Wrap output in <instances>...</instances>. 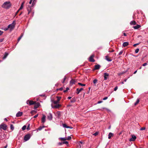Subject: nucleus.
<instances>
[{"mask_svg":"<svg viewBox=\"0 0 148 148\" xmlns=\"http://www.w3.org/2000/svg\"><path fill=\"white\" fill-rule=\"evenodd\" d=\"M11 6L10 2L9 1L5 2L2 5V7L5 9H9Z\"/></svg>","mask_w":148,"mask_h":148,"instance_id":"f257e3e1","label":"nucleus"},{"mask_svg":"<svg viewBox=\"0 0 148 148\" xmlns=\"http://www.w3.org/2000/svg\"><path fill=\"white\" fill-rule=\"evenodd\" d=\"M14 21H13L12 23L8 25V28H9L10 29L11 31H12L15 27V24L14 23Z\"/></svg>","mask_w":148,"mask_h":148,"instance_id":"f03ea898","label":"nucleus"},{"mask_svg":"<svg viewBox=\"0 0 148 148\" xmlns=\"http://www.w3.org/2000/svg\"><path fill=\"white\" fill-rule=\"evenodd\" d=\"M31 136L29 134L26 135L24 137V140L25 141L28 140L30 138Z\"/></svg>","mask_w":148,"mask_h":148,"instance_id":"7ed1b4c3","label":"nucleus"},{"mask_svg":"<svg viewBox=\"0 0 148 148\" xmlns=\"http://www.w3.org/2000/svg\"><path fill=\"white\" fill-rule=\"evenodd\" d=\"M35 101H33L30 100L29 101V100H27L26 101V103L27 104H29V105H32L35 104L36 103Z\"/></svg>","mask_w":148,"mask_h":148,"instance_id":"20e7f679","label":"nucleus"},{"mask_svg":"<svg viewBox=\"0 0 148 148\" xmlns=\"http://www.w3.org/2000/svg\"><path fill=\"white\" fill-rule=\"evenodd\" d=\"M7 125L5 124H1L0 125V130L3 129L5 130H6Z\"/></svg>","mask_w":148,"mask_h":148,"instance_id":"39448f33","label":"nucleus"},{"mask_svg":"<svg viewBox=\"0 0 148 148\" xmlns=\"http://www.w3.org/2000/svg\"><path fill=\"white\" fill-rule=\"evenodd\" d=\"M136 138V136L134 135H132V138L130 139L129 141H134Z\"/></svg>","mask_w":148,"mask_h":148,"instance_id":"423d86ee","label":"nucleus"},{"mask_svg":"<svg viewBox=\"0 0 148 148\" xmlns=\"http://www.w3.org/2000/svg\"><path fill=\"white\" fill-rule=\"evenodd\" d=\"M104 80H106L108 79L109 74L108 73H104Z\"/></svg>","mask_w":148,"mask_h":148,"instance_id":"0eeeda50","label":"nucleus"},{"mask_svg":"<svg viewBox=\"0 0 148 148\" xmlns=\"http://www.w3.org/2000/svg\"><path fill=\"white\" fill-rule=\"evenodd\" d=\"M56 105H51V107L52 108H58L59 107H60L61 105L60 104H56Z\"/></svg>","mask_w":148,"mask_h":148,"instance_id":"6e6552de","label":"nucleus"},{"mask_svg":"<svg viewBox=\"0 0 148 148\" xmlns=\"http://www.w3.org/2000/svg\"><path fill=\"white\" fill-rule=\"evenodd\" d=\"M93 55H91L89 58V61L91 62H94L95 60L93 58Z\"/></svg>","mask_w":148,"mask_h":148,"instance_id":"1a4fd4ad","label":"nucleus"},{"mask_svg":"<svg viewBox=\"0 0 148 148\" xmlns=\"http://www.w3.org/2000/svg\"><path fill=\"white\" fill-rule=\"evenodd\" d=\"M47 118L49 120H51L52 119L53 117L51 114L50 113H49L47 116Z\"/></svg>","mask_w":148,"mask_h":148,"instance_id":"9d476101","label":"nucleus"},{"mask_svg":"<svg viewBox=\"0 0 148 148\" xmlns=\"http://www.w3.org/2000/svg\"><path fill=\"white\" fill-rule=\"evenodd\" d=\"M23 113V112L19 111L16 114V116L17 117L21 116L22 115Z\"/></svg>","mask_w":148,"mask_h":148,"instance_id":"9b49d317","label":"nucleus"},{"mask_svg":"<svg viewBox=\"0 0 148 148\" xmlns=\"http://www.w3.org/2000/svg\"><path fill=\"white\" fill-rule=\"evenodd\" d=\"M42 122L43 123H44L46 121V116L45 115H43L42 117Z\"/></svg>","mask_w":148,"mask_h":148,"instance_id":"f8f14e48","label":"nucleus"},{"mask_svg":"<svg viewBox=\"0 0 148 148\" xmlns=\"http://www.w3.org/2000/svg\"><path fill=\"white\" fill-rule=\"evenodd\" d=\"M4 138V136L2 133H0V140H2Z\"/></svg>","mask_w":148,"mask_h":148,"instance_id":"ddd939ff","label":"nucleus"},{"mask_svg":"<svg viewBox=\"0 0 148 148\" xmlns=\"http://www.w3.org/2000/svg\"><path fill=\"white\" fill-rule=\"evenodd\" d=\"M83 88H81L80 89H79V88H77V89L76 90L77 92H76V93L77 94H78L80 92L83 90Z\"/></svg>","mask_w":148,"mask_h":148,"instance_id":"4468645a","label":"nucleus"},{"mask_svg":"<svg viewBox=\"0 0 148 148\" xmlns=\"http://www.w3.org/2000/svg\"><path fill=\"white\" fill-rule=\"evenodd\" d=\"M100 68V66L99 65L97 64L95 66V70H98Z\"/></svg>","mask_w":148,"mask_h":148,"instance_id":"2eb2a0df","label":"nucleus"},{"mask_svg":"<svg viewBox=\"0 0 148 148\" xmlns=\"http://www.w3.org/2000/svg\"><path fill=\"white\" fill-rule=\"evenodd\" d=\"M128 45L129 43L128 42H125L123 44V46L125 47Z\"/></svg>","mask_w":148,"mask_h":148,"instance_id":"dca6fc26","label":"nucleus"},{"mask_svg":"<svg viewBox=\"0 0 148 148\" xmlns=\"http://www.w3.org/2000/svg\"><path fill=\"white\" fill-rule=\"evenodd\" d=\"M141 27V25H137L136 26H134L133 28L135 29H137Z\"/></svg>","mask_w":148,"mask_h":148,"instance_id":"f3484780","label":"nucleus"},{"mask_svg":"<svg viewBox=\"0 0 148 148\" xmlns=\"http://www.w3.org/2000/svg\"><path fill=\"white\" fill-rule=\"evenodd\" d=\"M8 53L5 52V53L4 56L3 57V59L4 60L8 56Z\"/></svg>","mask_w":148,"mask_h":148,"instance_id":"a211bd4d","label":"nucleus"},{"mask_svg":"<svg viewBox=\"0 0 148 148\" xmlns=\"http://www.w3.org/2000/svg\"><path fill=\"white\" fill-rule=\"evenodd\" d=\"M113 134L111 132L109 133V134L108 135V139H110L111 138V137L113 136Z\"/></svg>","mask_w":148,"mask_h":148,"instance_id":"6ab92c4d","label":"nucleus"},{"mask_svg":"<svg viewBox=\"0 0 148 148\" xmlns=\"http://www.w3.org/2000/svg\"><path fill=\"white\" fill-rule=\"evenodd\" d=\"M75 80L72 79L70 81V83L71 84L73 85V84H75Z\"/></svg>","mask_w":148,"mask_h":148,"instance_id":"aec40b11","label":"nucleus"},{"mask_svg":"<svg viewBox=\"0 0 148 148\" xmlns=\"http://www.w3.org/2000/svg\"><path fill=\"white\" fill-rule=\"evenodd\" d=\"M106 59L108 62H110L112 61V60L110 59L109 58H108V56H106Z\"/></svg>","mask_w":148,"mask_h":148,"instance_id":"412c9836","label":"nucleus"},{"mask_svg":"<svg viewBox=\"0 0 148 148\" xmlns=\"http://www.w3.org/2000/svg\"><path fill=\"white\" fill-rule=\"evenodd\" d=\"M136 23L135 21H131L130 22V25H135L136 24Z\"/></svg>","mask_w":148,"mask_h":148,"instance_id":"4be33fe9","label":"nucleus"},{"mask_svg":"<svg viewBox=\"0 0 148 148\" xmlns=\"http://www.w3.org/2000/svg\"><path fill=\"white\" fill-rule=\"evenodd\" d=\"M62 126H63V127L64 128H69V126L67 125H66L65 124H63Z\"/></svg>","mask_w":148,"mask_h":148,"instance_id":"5701e85b","label":"nucleus"},{"mask_svg":"<svg viewBox=\"0 0 148 148\" xmlns=\"http://www.w3.org/2000/svg\"><path fill=\"white\" fill-rule=\"evenodd\" d=\"M45 127V126H40L38 129V130H41L43 128Z\"/></svg>","mask_w":148,"mask_h":148,"instance_id":"b1692460","label":"nucleus"},{"mask_svg":"<svg viewBox=\"0 0 148 148\" xmlns=\"http://www.w3.org/2000/svg\"><path fill=\"white\" fill-rule=\"evenodd\" d=\"M139 102V99H137L136 101L134 103V105H137Z\"/></svg>","mask_w":148,"mask_h":148,"instance_id":"393cba45","label":"nucleus"},{"mask_svg":"<svg viewBox=\"0 0 148 148\" xmlns=\"http://www.w3.org/2000/svg\"><path fill=\"white\" fill-rule=\"evenodd\" d=\"M27 10L28 11V14H29L30 11H31V8H29V7H28V8H27Z\"/></svg>","mask_w":148,"mask_h":148,"instance_id":"a878e982","label":"nucleus"},{"mask_svg":"<svg viewBox=\"0 0 148 148\" xmlns=\"http://www.w3.org/2000/svg\"><path fill=\"white\" fill-rule=\"evenodd\" d=\"M53 103L54 104H58L59 103V101L58 100L53 101Z\"/></svg>","mask_w":148,"mask_h":148,"instance_id":"bb28decb","label":"nucleus"},{"mask_svg":"<svg viewBox=\"0 0 148 148\" xmlns=\"http://www.w3.org/2000/svg\"><path fill=\"white\" fill-rule=\"evenodd\" d=\"M59 139L61 140H62L65 141L66 140V138H60Z\"/></svg>","mask_w":148,"mask_h":148,"instance_id":"cd10ccee","label":"nucleus"},{"mask_svg":"<svg viewBox=\"0 0 148 148\" xmlns=\"http://www.w3.org/2000/svg\"><path fill=\"white\" fill-rule=\"evenodd\" d=\"M23 34H22L18 38V42L20 41L22 37L23 36Z\"/></svg>","mask_w":148,"mask_h":148,"instance_id":"c85d7f7f","label":"nucleus"},{"mask_svg":"<svg viewBox=\"0 0 148 148\" xmlns=\"http://www.w3.org/2000/svg\"><path fill=\"white\" fill-rule=\"evenodd\" d=\"M10 129L12 130H13L14 129V126L12 124L10 125Z\"/></svg>","mask_w":148,"mask_h":148,"instance_id":"c756f323","label":"nucleus"},{"mask_svg":"<svg viewBox=\"0 0 148 148\" xmlns=\"http://www.w3.org/2000/svg\"><path fill=\"white\" fill-rule=\"evenodd\" d=\"M78 84L79 85H80L81 86H85L86 85L85 84H83L81 83H78Z\"/></svg>","mask_w":148,"mask_h":148,"instance_id":"7c9ffc66","label":"nucleus"},{"mask_svg":"<svg viewBox=\"0 0 148 148\" xmlns=\"http://www.w3.org/2000/svg\"><path fill=\"white\" fill-rule=\"evenodd\" d=\"M75 101V98H73L71 100V103H74Z\"/></svg>","mask_w":148,"mask_h":148,"instance_id":"2f4dec72","label":"nucleus"},{"mask_svg":"<svg viewBox=\"0 0 148 148\" xmlns=\"http://www.w3.org/2000/svg\"><path fill=\"white\" fill-rule=\"evenodd\" d=\"M63 144H66V145H68V144H69L68 142L67 141H65L63 142Z\"/></svg>","mask_w":148,"mask_h":148,"instance_id":"473e14b6","label":"nucleus"},{"mask_svg":"<svg viewBox=\"0 0 148 148\" xmlns=\"http://www.w3.org/2000/svg\"><path fill=\"white\" fill-rule=\"evenodd\" d=\"M26 128V126L25 125L23 127L22 129L23 130H25Z\"/></svg>","mask_w":148,"mask_h":148,"instance_id":"72a5a7b5","label":"nucleus"},{"mask_svg":"<svg viewBox=\"0 0 148 148\" xmlns=\"http://www.w3.org/2000/svg\"><path fill=\"white\" fill-rule=\"evenodd\" d=\"M97 81V79H95L93 81V82L94 84H96Z\"/></svg>","mask_w":148,"mask_h":148,"instance_id":"f704fd0d","label":"nucleus"},{"mask_svg":"<svg viewBox=\"0 0 148 148\" xmlns=\"http://www.w3.org/2000/svg\"><path fill=\"white\" fill-rule=\"evenodd\" d=\"M139 51V49L138 48H137L135 50V52L136 53H137Z\"/></svg>","mask_w":148,"mask_h":148,"instance_id":"c9c22d12","label":"nucleus"},{"mask_svg":"<svg viewBox=\"0 0 148 148\" xmlns=\"http://www.w3.org/2000/svg\"><path fill=\"white\" fill-rule=\"evenodd\" d=\"M71 139V137L70 136H69L67 138H66V140H70Z\"/></svg>","mask_w":148,"mask_h":148,"instance_id":"e433bc0d","label":"nucleus"},{"mask_svg":"<svg viewBox=\"0 0 148 148\" xmlns=\"http://www.w3.org/2000/svg\"><path fill=\"white\" fill-rule=\"evenodd\" d=\"M69 90V88L68 87L66 88V90H64V92H66L67 91H68Z\"/></svg>","mask_w":148,"mask_h":148,"instance_id":"4c0bfd02","label":"nucleus"},{"mask_svg":"<svg viewBox=\"0 0 148 148\" xmlns=\"http://www.w3.org/2000/svg\"><path fill=\"white\" fill-rule=\"evenodd\" d=\"M30 124H28L27 125V129L28 130H30L29 128Z\"/></svg>","mask_w":148,"mask_h":148,"instance_id":"58836bf2","label":"nucleus"},{"mask_svg":"<svg viewBox=\"0 0 148 148\" xmlns=\"http://www.w3.org/2000/svg\"><path fill=\"white\" fill-rule=\"evenodd\" d=\"M127 71H124V72H122V73H119V75H121L123 74V73H126V72Z\"/></svg>","mask_w":148,"mask_h":148,"instance_id":"ea45409f","label":"nucleus"},{"mask_svg":"<svg viewBox=\"0 0 148 148\" xmlns=\"http://www.w3.org/2000/svg\"><path fill=\"white\" fill-rule=\"evenodd\" d=\"M57 100L59 101L61 99V97L57 96Z\"/></svg>","mask_w":148,"mask_h":148,"instance_id":"a19ab883","label":"nucleus"},{"mask_svg":"<svg viewBox=\"0 0 148 148\" xmlns=\"http://www.w3.org/2000/svg\"><path fill=\"white\" fill-rule=\"evenodd\" d=\"M146 128L145 127H141L140 129V130H143L145 129Z\"/></svg>","mask_w":148,"mask_h":148,"instance_id":"79ce46f5","label":"nucleus"},{"mask_svg":"<svg viewBox=\"0 0 148 148\" xmlns=\"http://www.w3.org/2000/svg\"><path fill=\"white\" fill-rule=\"evenodd\" d=\"M63 144V142H59L58 143V145H61Z\"/></svg>","mask_w":148,"mask_h":148,"instance_id":"37998d69","label":"nucleus"},{"mask_svg":"<svg viewBox=\"0 0 148 148\" xmlns=\"http://www.w3.org/2000/svg\"><path fill=\"white\" fill-rule=\"evenodd\" d=\"M123 51H121L119 53V55H121L123 53Z\"/></svg>","mask_w":148,"mask_h":148,"instance_id":"c03bdc74","label":"nucleus"},{"mask_svg":"<svg viewBox=\"0 0 148 148\" xmlns=\"http://www.w3.org/2000/svg\"><path fill=\"white\" fill-rule=\"evenodd\" d=\"M117 89H118V87L117 86H116L114 88V91H115Z\"/></svg>","mask_w":148,"mask_h":148,"instance_id":"a18cd8bd","label":"nucleus"},{"mask_svg":"<svg viewBox=\"0 0 148 148\" xmlns=\"http://www.w3.org/2000/svg\"><path fill=\"white\" fill-rule=\"evenodd\" d=\"M98 134V132H96L95 133H94L93 135L95 136H96Z\"/></svg>","mask_w":148,"mask_h":148,"instance_id":"49530a36","label":"nucleus"},{"mask_svg":"<svg viewBox=\"0 0 148 148\" xmlns=\"http://www.w3.org/2000/svg\"><path fill=\"white\" fill-rule=\"evenodd\" d=\"M147 63H144L142 65V66H146V65H147Z\"/></svg>","mask_w":148,"mask_h":148,"instance_id":"de8ad7c7","label":"nucleus"},{"mask_svg":"<svg viewBox=\"0 0 148 148\" xmlns=\"http://www.w3.org/2000/svg\"><path fill=\"white\" fill-rule=\"evenodd\" d=\"M102 102H103V101H99L97 103H98V104H99V103H102Z\"/></svg>","mask_w":148,"mask_h":148,"instance_id":"09e8293b","label":"nucleus"},{"mask_svg":"<svg viewBox=\"0 0 148 148\" xmlns=\"http://www.w3.org/2000/svg\"><path fill=\"white\" fill-rule=\"evenodd\" d=\"M3 33V31H2L1 30H0V36Z\"/></svg>","mask_w":148,"mask_h":148,"instance_id":"8fccbe9b","label":"nucleus"},{"mask_svg":"<svg viewBox=\"0 0 148 148\" xmlns=\"http://www.w3.org/2000/svg\"><path fill=\"white\" fill-rule=\"evenodd\" d=\"M108 99V97H104L103 99V100H106L107 99Z\"/></svg>","mask_w":148,"mask_h":148,"instance_id":"3c124183","label":"nucleus"},{"mask_svg":"<svg viewBox=\"0 0 148 148\" xmlns=\"http://www.w3.org/2000/svg\"><path fill=\"white\" fill-rule=\"evenodd\" d=\"M38 114H37L36 115H35L34 116V118H36L37 117H38Z\"/></svg>","mask_w":148,"mask_h":148,"instance_id":"603ef678","label":"nucleus"},{"mask_svg":"<svg viewBox=\"0 0 148 148\" xmlns=\"http://www.w3.org/2000/svg\"><path fill=\"white\" fill-rule=\"evenodd\" d=\"M3 40H4L3 38L0 39V42H3Z\"/></svg>","mask_w":148,"mask_h":148,"instance_id":"864d4df0","label":"nucleus"},{"mask_svg":"<svg viewBox=\"0 0 148 148\" xmlns=\"http://www.w3.org/2000/svg\"><path fill=\"white\" fill-rule=\"evenodd\" d=\"M66 79V77L65 76L64 77V79H63V81L62 82V83H64V82L65 81V79Z\"/></svg>","mask_w":148,"mask_h":148,"instance_id":"5fc2aeb1","label":"nucleus"},{"mask_svg":"<svg viewBox=\"0 0 148 148\" xmlns=\"http://www.w3.org/2000/svg\"><path fill=\"white\" fill-rule=\"evenodd\" d=\"M106 110L107 111H108V112H110V110H109V109H108V108H106Z\"/></svg>","mask_w":148,"mask_h":148,"instance_id":"6e6d98bb","label":"nucleus"},{"mask_svg":"<svg viewBox=\"0 0 148 148\" xmlns=\"http://www.w3.org/2000/svg\"><path fill=\"white\" fill-rule=\"evenodd\" d=\"M8 29H9V28H8V26L7 27L5 28L4 29L5 31H6V30H8Z\"/></svg>","mask_w":148,"mask_h":148,"instance_id":"4d7b16f0","label":"nucleus"},{"mask_svg":"<svg viewBox=\"0 0 148 148\" xmlns=\"http://www.w3.org/2000/svg\"><path fill=\"white\" fill-rule=\"evenodd\" d=\"M23 8V6H21L20 8L19 9V10H20L22 9V8Z\"/></svg>","mask_w":148,"mask_h":148,"instance_id":"13d9d810","label":"nucleus"},{"mask_svg":"<svg viewBox=\"0 0 148 148\" xmlns=\"http://www.w3.org/2000/svg\"><path fill=\"white\" fill-rule=\"evenodd\" d=\"M139 44V43H136L134 44L133 45V46L134 47H136L137 45H138Z\"/></svg>","mask_w":148,"mask_h":148,"instance_id":"bf43d9fd","label":"nucleus"},{"mask_svg":"<svg viewBox=\"0 0 148 148\" xmlns=\"http://www.w3.org/2000/svg\"><path fill=\"white\" fill-rule=\"evenodd\" d=\"M37 106V107H36V108H37L40 105V104L39 103H37V104H36Z\"/></svg>","mask_w":148,"mask_h":148,"instance_id":"052dcab7","label":"nucleus"},{"mask_svg":"<svg viewBox=\"0 0 148 148\" xmlns=\"http://www.w3.org/2000/svg\"><path fill=\"white\" fill-rule=\"evenodd\" d=\"M114 51V50H112L111 51H109V52L110 53L113 52Z\"/></svg>","mask_w":148,"mask_h":148,"instance_id":"680f3d73","label":"nucleus"},{"mask_svg":"<svg viewBox=\"0 0 148 148\" xmlns=\"http://www.w3.org/2000/svg\"><path fill=\"white\" fill-rule=\"evenodd\" d=\"M24 2H23L22 3V4H21V6H23V4H24Z\"/></svg>","mask_w":148,"mask_h":148,"instance_id":"e2e57ef3","label":"nucleus"},{"mask_svg":"<svg viewBox=\"0 0 148 148\" xmlns=\"http://www.w3.org/2000/svg\"><path fill=\"white\" fill-rule=\"evenodd\" d=\"M32 1H33V0H30V1L29 2V3L30 4H31L32 3Z\"/></svg>","mask_w":148,"mask_h":148,"instance_id":"0e129e2a","label":"nucleus"},{"mask_svg":"<svg viewBox=\"0 0 148 148\" xmlns=\"http://www.w3.org/2000/svg\"><path fill=\"white\" fill-rule=\"evenodd\" d=\"M59 90H63V88H61L59 89Z\"/></svg>","mask_w":148,"mask_h":148,"instance_id":"69168bd1","label":"nucleus"},{"mask_svg":"<svg viewBox=\"0 0 148 148\" xmlns=\"http://www.w3.org/2000/svg\"><path fill=\"white\" fill-rule=\"evenodd\" d=\"M71 97H68V99H71Z\"/></svg>","mask_w":148,"mask_h":148,"instance_id":"338daca9","label":"nucleus"},{"mask_svg":"<svg viewBox=\"0 0 148 148\" xmlns=\"http://www.w3.org/2000/svg\"><path fill=\"white\" fill-rule=\"evenodd\" d=\"M137 72V70H136L134 72V74H136V73Z\"/></svg>","mask_w":148,"mask_h":148,"instance_id":"774afa93","label":"nucleus"}]
</instances>
